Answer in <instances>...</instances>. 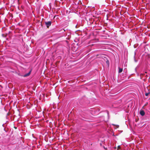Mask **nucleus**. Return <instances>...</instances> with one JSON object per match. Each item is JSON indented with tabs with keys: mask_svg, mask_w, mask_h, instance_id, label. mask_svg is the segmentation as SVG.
<instances>
[{
	"mask_svg": "<svg viewBox=\"0 0 150 150\" xmlns=\"http://www.w3.org/2000/svg\"><path fill=\"white\" fill-rule=\"evenodd\" d=\"M45 23L46 27L48 28L51 25L52 22L51 21L45 22Z\"/></svg>",
	"mask_w": 150,
	"mask_h": 150,
	"instance_id": "f257e3e1",
	"label": "nucleus"
},
{
	"mask_svg": "<svg viewBox=\"0 0 150 150\" xmlns=\"http://www.w3.org/2000/svg\"><path fill=\"white\" fill-rule=\"evenodd\" d=\"M139 113L142 116H144L145 114V113L144 110H140Z\"/></svg>",
	"mask_w": 150,
	"mask_h": 150,
	"instance_id": "f03ea898",
	"label": "nucleus"
},
{
	"mask_svg": "<svg viewBox=\"0 0 150 150\" xmlns=\"http://www.w3.org/2000/svg\"><path fill=\"white\" fill-rule=\"evenodd\" d=\"M137 50L136 49V50H135V51L134 52V60L135 62H137L138 61V60H137L136 59V58H135V56H136V51H137Z\"/></svg>",
	"mask_w": 150,
	"mask_h": 150,
	"instance_id": "7ed1b4c3",
	"label": "nucleus"
},
{
	"mask_svg": "<svg viewBox=\"0 0 150 150\" xmlns=\"http://www.w3.org/2000/svg\"><path fill=\"white\" fill-rule=\"evenodd\" d=\"M31 70H30L28 73L25 74L23 76L24 77H25L27 76H29L30 74Z\"/></svg>",
	"mask_w": 150,
	"mask_h": 150,
	"instance_id": "20e7f679",
	"label": "nucleus"
},
{
	"mask_svg": "<svg viewBox=\"0 0 150 150\" xmlns=\"http://www.w3.org/2000/svg\"><path fill=\"white\" fill-rule=\"evenodd\" d=\"M123 71V69L122 68H120V67H119V70H118V72L119 73H121Z\"/></svg>",
	"mask_w": 150,
	"mask_h": 150,
	"instance_id": "39448f33",
	"label": "nucleus"
},
{
	"mask_svg": "<svg viewBox=\"0 0 150 150\" xmlns=\"http://www.w3.org/2000/svg\"><path fill=\"white\" fill-rule=\"evenodd\" d=\"M150 93V92H149L147 93H146L145 94V95L146 96H148L149 94Z\"/></svg>",
	"mask_w": 150,
	"mask_h": 150,
	"instance_id": "423d86ee",
	"label": "nucleus"
},
{
	"mask_svg": "<svg viewBox=\"0 0 150 150\" xmlns=\"http://www.w3.org/2000/svg\"><path fill=\"white\" fill-rule=\"evenodd\" d=\"M106 63H107V65H108H108H109V61L108 60H107L106 61Z\"/></svg>",
	"mask_w": 150,
	"mask_h": 150,
	"instance_id": "0eeeda50",
	"label": "nucleus"
},
{
	"mask_svg": "<svg viewBox=\"0 0 150 150\" xmlns=\"http://www.w3.org/2000/svg\"><path fill=\"white\" fill-rule=\"evenodd\" d=\"M148 104V102H146V103L145 104V105H144V106H146Z\"/></svg>",
	"mask_w": 150,
	"mask_h": 150,
	"instance_id": "6e6552de",
	"label": "nucleus"
},
{
	"mask_svg": "<svg viewBox=\"0 0 150 150\" xmlns=\"http://www.w3.org/2000/svg\"><path fill=\"white\" fill-rule=\"evenodd\" d=\"M138 67V66H137V67L135 68V72H137V67Z\"/></svg>",
	"mask_w": 150,
	"mask_h": 150,
	"instance_id": "1a4fd4ad",
	"label": "nucleus"
},
{
	"mask_svg": "<svg viewBox=\"0 0 150 150\" xmlns=\"http://www.w3.org/2000/svg\"><path fill=\"white\" fill-rule=\"evenodd\" d=\"M4 130L6 132H7V131L6 129H5V128H4Z\"/></svg>",
	"mask_w": 150,
	"mask_h": 150,
	"instance_id": "9d476101",
	"label": "nucleus"
},
{
	"mask_svg": "<svg viewBox=\"0 0 150 150\" xmlns=\"http://www.w3.org/2000/svg\"><path fill=\"white\" fill-rule=\"evenodd\" d=\"M6 123H4V124H3L2 125V126H3V127H4V128H5V127H5L4 126V125L6 124Z\"/></svg>",
	"mask_w": 150,
	"mask_h": 150,
	"instance_id": "9b49d317",
	"label": "nucleus"
},
{
	"mask_svg": "<svg viewBox=\"0 0 150 150\" xmlns=\"http://www.w3.org/2000/svg\"><path fill=\"white\" fill-rule=\"evenodd\" d=\"M144 106L142 107V109H145V108H144Z\"/></svg>",
	"mask_w": 150,
	"mask_h": 150,
	"instance_id": "f8f14e48",
	"label": "nucleus"
},
{
	"mask_svg": "<svg viewBox=\"0 0 150 150\" xmlns=\"http://www.w3.org/2000/svg\"><path fill=\"white\" fill-rule=\"evenodd\" d=\"M9 115V113H8L7 114V115ZM6 118H7V116H6Z\"/></svg>",
	"mask_w": 150,
	"mask_h": 150,
	"instance_id": "ddd939ff",
	"label": "nucleus"
},
{
	"mask_svg": "<svg viewBox=\"0 0 150 150\" xmlns=\"http://www.w3.org/2000/svg\"><path fill=\"white\" fill-rule=\"evenodd\" d=\"M107 114L108 115V111H107Z\"/></svg>",
	"mask_w": 150,
	"mask_h": 150,
	"instance_id": "4468645a",
	"label": "nucleus"
},
{
	"mask_svg": "<svg viewBox=\"0 0 150 150\" xmlns=\"http://www.w3.org/2000/svg\"><path fill=\"white\" fill-rule=\"evenodd\" d=\"M118 147H120V145H119V146H118Z\"/></svg>",
	"mask_w": 150,
	"mask_h": 150,
	"instance_id": "2eb2a0df",
	"label": "nucleus"
},
{
	"mask_svg": "<svg viewBox=\"0 0 150 150\" xmlns=\"http://www.w3.org/2000/svg\"><path fill=\"white\" fill-rule=\"evenodd\" d=\"M63 30H64V31H65V30H64V29H63Z\"/></svg>",
	"mask_w": 150,
	"mask_h": 150,
	"instance_id": "dca6fc26",
	"label": "nucleus"
},
{
	"mask_svg": "<svg viewBox=\"0 0 150 150\" xmlns=\"http://www.w3.org/2000/svg\"><path fill=\"white\" fill-rule=\"evenodd\" d=\"M18 52H21L20 51H18Z\"/></svg>",
	"mask_w": 150,
	"mask_h": 150,
	"instance_id": "f3484780",
	"label": "nucleus"
},
{
	"mask_svg": "<svg viewBox=\"0 0 150 150\" xmlns=\"http://www.w3.org/2000/svg\"><path fill=\"white\" fill-rule=\"evenodd\" d=\"M8 122V121H6V122Z\"/></svg>",
	"mask_w": 150,
	"mask_h": 150,
	"instance_id": "a211bd4d",
	"label": "nucleus"
}]
</instances>
